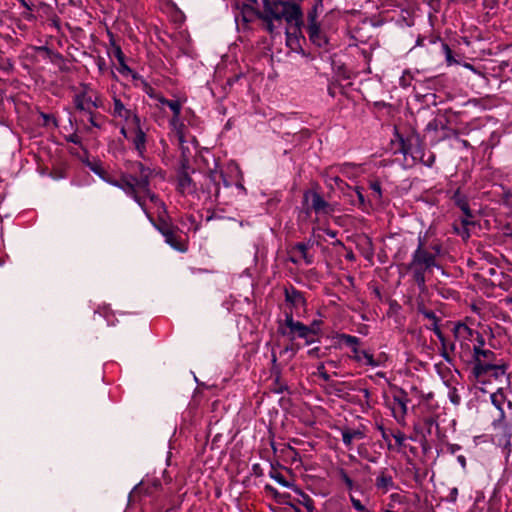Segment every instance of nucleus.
I'll list each match as a JSON object with an SVG mask.
<instances>
[{
    "mask_svg": "<svg viewBox=\"0 0 512 512\" xmlns=\"http://www.w3.org/2000/svg\"><path fill=\"white\" fill-rule=\"evenodd\" d=\"M132 170L133 173L123 175L120 180L112 179L108 174L103 181L118 187L128 197H131L141 207L147 218L153 222L150 208H155L158 213L165 209L164 203L150 189V178L153 171L141 162H135Z\"/></svg>",
    "mask_w": 512,
    "mask_h": 512,
    "instance_id": "nucleus-1",
    "label": "nucleus"
},
{
    "mask_svg": "<svg viewBox=\"0 0 512 512\" xmlns=\"http://www.w3.org/2000/svg\"><path fill=\"white\" fill-rule=\"evenodd\" d=\"M263 11L259 18L265 23V28L274 34L285 21L290 27L300 31L303 26V12L301 6L295 2L283 0H262Z\"/></svg>",
    "mask_w": 512,
    "mask_h": 512,
    "instance_id": "nucleus-2",
    "label": "nucleus"
},
{
    "mask_svg": "<svg viewBox=\"0 0 512 512\" xmlns=\"http://www.w3.org/2000/svg\"><path fill=\"white\" fill-rule=\"evenodd\" d=\"M433 267H437L435 255L425 249V241L419 236L418 246L411 255L407 270L412 273L415 283L421 290L425 288L426 272Z\"/></svg>",
    "mask_w": 512,
    "mask_h": 512,
    "instance_id": "nucleus-3",
    "label": "nucleus"
},
{
    "mask_svg": "<svg viewBox=\"0 0 512 512\" xmlns=\"http://www.w3.org/2000/svg\"><path fill=\"white\" fill-rule=\"evenodd\" d=\"M493 406L499 411V417L493 421L495 429L500 428L503 436L498 440L499 445L509 447L511 445V433L507 423L505 422V406L512 407V403L506 399L502 388H498L496 392L490 395Z\"/></svg>",
    "mask_w": 512,
    "mask_h": 512,
    "instance_id": "nucleus-4",
    "label": "nucleus"
},
{
    "mask_svg": "<svg viewBox=\"0 0 512 512\" xmlns=\"http://www.w3.org/2000/svg\"><path fill=\"white\" fill-rule=\"evenodd\" d=\"M112 104L108 110L109 114L124 122L123 125L129 126L130 123L140 122L138 114L129 107V97L126 94H117L115 92L111 95Z\"/></svg>",
    "mask_w": 512,
    "mask_h": 512,
    "instance_id": "nucleus-5",
    "label": "nucleus"
},
{
    "mask_svg": "<svg viewBox=\"0 0 512 512\" xmlns=\"http://www.w3.org/2000/svg\"><path fill=\"white\" fill-rule=\"evenodd\" d=\"M454 336L460 343L463 352L470 353L472 347L486 344L484 336L477 330L468 327L464 323H458L454 327Z\"/></svg>",
    "mask_w": 512,
    "mask_h": 512,
    "instance_id": "nucleus-6",
    "label": "nucleus"
},
{
    "mask_svg": "<svg viewBox=\"0 0 512 512\" xmlns=\"http://www.w3.org/2000/svg\"><path fill=\"white\" fill-rule=\"evenodd\" d=\"M120 134L133 145L137 155L144 159L147 150V135L141 125V121L138 123H130L129 126L122 125Z\"/></svg>",
    "mask_w": 512,
    "mask_h": 512,
    "instance_id": "nucleus-7",
    "label": "nucleus"
},
{
    "mask_svg": "<svg viewBox=\"0 0 512 512\" xmlns=\"http://www.w3.org/2000/svg\"><path fill=\"white\" fill-rule=\"evenodd\" d=\"M223 183L224 187H230L231 183L224 176L222 171L211 170L206 176L204 181V192L207 198L211 201H218L220 198V185Z\"/></svg>",
    "mask_w": 512,
    "mask_h": 512,
    "instance_id": "nucleus-8",
    "label": "nucleus"
},
{
    "mask_svg": "<svg viewBox=\"0 0 512 512\" xmlns=\"http://www.w3.org/2000/svg\"><path fill=\"white\" fill-rule=\"evenodd\" d=\"M76 109L91 113L92 108H100L102 103L88 84H82L81 90L74 96Z\"/></svg>",
    "mask_w": 512,
    "mask_h": 512,
    "instance_id": "nucleus-9",
    "label": "nucleus"
},
{
    "mask_svg": "<svg viewBox=\"0 0 512 512\" xmlns=\"http://www.w3.org/2000/svg\"><path fill=\"white\" fill-rule=\"evenodd\" d=\"M373 475L374 486L378 494L384 495L398 488L395 482V472L392 469L383 467L376 470Z\"/></svg>",
    "mask_w": 512,
    "mask_h": 512,
    "instance_id": "nucleus-10",
    "label": "nucleus"
},
{
    "mask_svg": "<svg viewBox=\"0 0 512 512\" xmlns=\"http://www.w3.org/2000/svg\"><path fill=\"white\" fill-rule=\"evenodd\" d=\"M506 374V365L503 360L490 365L479 366L478 371L473 373L475 380L478 383H486L491 379L499 380L502 379Z\"/></svg>",
    "mask_w": 512,
    "mask_h": 512,
    "instance_id": "nucleus-11",
    "label": "nucleus"
},
{
    "mask_svg": "<svg viewBox=\"0 0 512 512\" xmlns=\"http://www.w3.org/2000/svg\"><path fill=\"white\" fill-rule=\"evenodd\" d=\"M472 363L473 369L472 373L478 371L479 366H484L494 364L501 360L492 350L485 347V344L481 346L472 347Z\"/></svg>",
    "mask_w": 512,
    "mask_h": 512,
    "instance_id": "nucleus-12",
    "label": "nucleus"
},
{
    "mask_svg": "<svg viewBox=\"0 0 512 512\" xmlns=\"http://www.w3.org/2000/svg\"><path fill=\"white\" fill-rule=\"evenodd\" d=\"M285 325L289 329L288 335L291 339L301 338L304 339L307 345L315 342V339L311 337V330L308 326L293 319L292 313L286 314Z\"/></svg>",
    "mask_w": 512,
    "mask_h": 512,
    "instance_id": "nucleus-13",
    "label": "nucleus"
},
{
    "mask_svg": "<svg viewBox=\"0 0 512 512\" xmlns=\"http://www.w3.org/2000/svg\"><path fill=\"white\" fill-rule=\"evenodd\" d=\"M259 13L251 5L242 4L237 6L234 13V19L238 30H245L248 24L252 22L256 17L259 18Z\"/></svg>",
    "mask_w": 512,
    "mask_h": 512,
    "instance_id": "nucleus-14",
    "label": "nucleus"
},
{
    "mask_svg": "<svg viewBox=\"0 0 512 512\" xmlns=\"http://www.w3.org/2000/svg\"><path fill=\"white\" fill-rule=\"evenodd\" d=\"M400 152L405 156H410L413 160L422 158V147L418 135H410L406 138H400Z\"/></svg>",
    "mask_w": 512,
    "mask_h": 512,
    "instance_id": "nucleus-15",
    "label": "nucleus"
},
{
    "mask_svg": "<svg viewBox=\"0 0 512 512\" xmlns=\"http://www.w3.org/2000/svg\"><path fill=\"white\" fill-rule=\"evenodd\" d=\"M305 199L311 202V209L318 215H330L334 212L333 205L315 191L305 193Z\"/></svg>",
    "mask_w": 512,
    "mask_h": 512,
    "instance_id": "nucleus-16",
    "label": "nucleus"
},
{
    "mask_svg": "<svg viewBox=\"0 0 512 512\" xmlns=\"http://www.w3.org/2000/svg\"><path fill=\"white\" fill-rule=\"evenodd\" d=\"M165 242L174 250L179 252L187 251V244L182 239L181 235L171 227H162L159 229Z\"/></svg>",
    "mask_w": 512,
    "mask_h": 512,
    "instance_id": "nucleus-17",
    "label": "nucleus"
},
{
    "mask_svg": "<svg viewBox=\"0 0 512 512\" xmlns=\"http://www.w3.org/2000/svg\"><path fill=\"white\" fill-rule=\"evenodd\" d=\"M311 244L309 242H299L295 244L291 249L290 261L294 264H299L304 261L305 264L309 265L313 263V256L309 254Z\"/></svg>",
    "mask_w": 512,
    "mask_h": 512,
    "instance_id": "nucleus-18",
    "label": "nucleus"
},
{
    "mask_svg": "<svg viewBox=\"0 0 512 512\" xmlns=\"http://www.w3.org/2000/svg\"><path fill=\"white\" fill-rule=\"evenodd\" d=\"M352 355L350 358L359 365L370 366L372 368L379 367L381 363L374 358L373 354L367 350H361L359 346L351 349Z\"/></svg>",
    "mask_w": 512,
    "mask_h": 512,
    "instance_id": "nucleus-19",
    "label": "nucleus"
},
{
    "mask_svg": "<svg viewBox=\"0 0 512 512\" xmlns=\"http://www.w3.org/2000/svg\"><path fill=\"white\" fill-rule=\"evenodd\" d=\"M285 301L295 310L296 313H299L300 310H304L306 305V300L303 294L298 291L293 286L285 289Z\"/></svg>",
    "mask_w": 512,
    "mask_h": 512,
    "instance_id": "nucleus-20",
    "label": "nucleus"
},
{
    "mask_svg": "<svg viewBox=\"0 0 512 512\" xmlns=\"http://www.w3.org/2000/svg\"><path fill=\"white\" fill-rule=\"evenodd\" d=\"M393 401L397 407L392 408V414L397 422L401 423L404 421L405 415L407 414V405L409 402L407 394L401 390L399 394L393 396Z\"/></svg>",
    "mask_w": 512,
    "mask_h": 512,
    "instance_id": "nucleus-21",
    "label": "nucleus"
},
{
    "mask_svg": "<svg viewBox=\"0 0 512 512\" xmlns=\"http://www.w3.org/2000/svg\"><path fill=\"white\" fill-rule=\"evenodd\" d=\"M309 40L319 48H325L328 45V38L321 30L320 24L307 27Z\"/></svg>",
    "mask_w": 512,
    "mask_h": 512,
    "instance_id": "nucleus-22",
    "label": "nucleus"
},
{
    "mask_svg": "<svg viewBox=\"0 0 512 512\" xmlns=\"http://www.w3.org/2000/svg\"><path fill=\"white\" fill-rule=\"evenodd\" d=\"M338 166H332L326 169L322 176L324 178L325 184L330 189H343V185L345 184L344 181L337 175Z\"/></svg>",
    "mask_w": 512,
    "mask_h": 512,
    "instance_id": "nucleus-23",
    "label": "nucleus"
},
{
    "mask_svg": "<svg viewBox=\"0 0 512 512\" xmlns=\"http://www.w3.org/2000/svg\"><path fill=\"white\" fill-rule=\"evenodd\" d=\"M178 190L182 194H193L196 191V184L185 172L180 173L178 176Z\"/></svg>",
    "mask_w": 512,
    "mask_h": 512,
    "instance_id": "nucleus-24",
    "label": "nucleus"
},
{
    "mask_svg": "<svg viewBox=\"0 0 512 512\" xmlns=\"http://www.w3.org/2000/svg\"><path fill=\"white\" fill-rule=\"evenodd\" d=\"M343 444L351 449L354 440H361L365 437V434L359 429H344L341 431Z\"/></svg>",
    "mask_w": 512,
    "mask_h": 512,
    "instance_id": "nucleus-25",
    "label": "nucleus"
},
{
    "mask_svg": "<svg viewBox=\"0 0 512 512\" xmlns=\"http://www.w3.org/2000/svg\"><path fill=\"white\" fill-rule=\"evenodd\" d=\"M434 334L437 336V338L439 339L440 343H441V355L442 357L445 359V360H449V353L448 351H453L454 348H455V344L454 343H448L446 341V338L445 336L443 335L439 325H435V328H430Z\"/></svg>",
    "mask_w": 512,
    "mask_h": 512,
    "instance_id": "nucleus-26",
    "label": "nucleus"
},
{
    "mask_svg": "<svg viewBox=\"0 0 512 512\" xmlns=\"http://www.w3.org/2000/svg\"><path fill=\"white\" fill-rule=\"evenodd\" d=\"M333 339L337 346L345 345L349 347L350 350L355 346H359L361 342L360 338L345 333H337Z\"/></svg>",
    "mask_w": 512,
    "mask_h": 512,
    "instance_id": "nucleus-27",
    "label": "nucleus"
},
{
    "mask_svg": "<svg viewBox=\"0 0 512 512\" xmlns=\"http://www.w3.org/2000/svg\"><path fill=\"white\" fill-rule=\"evenodd\" d=\"M169 125L176 132L179 142H185V125L181 120V115H172L171 119L169 120Z\"/></svg>",
    "mask_w": 512,
    "mask_h": 512,
    "instance_id": "nucleus-28",
    "label": "nucleus"
},
{
    "mask_svg": "<svg viewBox=\"0 0 512 512\" xmlns=\"http://www.w3.org/2000/svg\"><path fill=\"white\" fill-rule=\"evenodd\" d=\"M452 200L454 201L455 205L461 209L464 215L470 216V207L467 197L461 193L459 189L454 192Z\"/></svg>",
    "mask_w": 512,
    "mask_h": 512,
    "instance_id": "nucleus-29",
    "label": "nucleus"
},
{
    "mask_svg": "<svg viewBox=\"0 0 512 512\" xmlns=\"http://www.w3.org/2000/svg\"><path fill=\"white\" fill-rule=\"evenodd\" d=\"M269 476L275 480L279 485L285 487V488H289V489H293L294 488V483L292 481H289L285 478V476L275 470V469H272L270 472H269Z\"/></svg>",
    "mask_w": 512,
    "mask_h": 512,
    "instance_id": "nucleus-30",
    "label": "nucleus"
},
{
    "mask_svg": "<svg viewBox=\"0 0 512 512\" xmlns=\"http://www.w3.org/2000/svg\"><path fill=\"white\" fill-rule=\"evenodd\" d=\"M322 7V0H318L317 3L309 10L307 14V21L308 25L307 27L312 26V24L317 25L319 24L317 21L318 15H319V8Z\"/></svg>",
    "mask_w": 512,
    "mask_h": 512,
    "instance_id": "nucleus-31",
    "label": "nucleus"
},
{
    "mask_svg": "<svg viewBox=\"0 0 512 512\" xmlns=\"http://www.w3.org/2000/svg\"><path fill=\"white\" fill-rule=\"evenodd\" d=\"M338 476L340 480L345 484V487L348 491H352L355 488V482L353 479L348 475L347 471L343 468L338 470Z\"/></svg>",
    "mask_w": 512,
    "mask_h": 512,
    "instance_id": "nucleus-32",
    "label": "nucleus"
},
{
    "mask_svg": "<svg viewBox=\"0 0 512 512\" xmlns=\"http://www.w3.org/2000/svg\"><path fill=\"white\" fill-rule=\"evenodd\" d=\"M88 167L91 171H93L96 175H98L102 180L104 177L108 175L107 171L104 169L102 164L99 161L89 162Z\"/></svg>",
    "mask_w": 512,
    "mask_h": 512,
    "instance_id": "nucleus-33",
    "label": "nucleus"
},
{
    "mask_svg": "<svg viewBox=\"0 0 512 512\" xmlns=\"http://www.w3.org/2000/svg\"><path fill=\"white\" fill-rule=\"evenodd\" d=\"M349 500L351 502L352 507L358 512H372L366 505H364L358 498L354 495H349Z\"/></svg>",
    "mask_w": 512,
    "mask_h": 512,
    "instance_id": "nucleus-34",
    "label": "nucleus"
},
{
    "mask_svg": "<svg viewBox=\"0 0 512 512\" xmlns=\"http://www.w3.org/2000/svg\"><path fill=\"white\" fill-rule=\"evenodd\" d=\"M110 44L112 47L113 56L117 59L118 62H123V59H125V55L121 47L115 42L113 38L110 39Z\"/></svg>",
    "mask_w": 512,
    "mask_h": 512,
    "instance_id": "nucleus-35",
    "label": "nucleus"
},
{
    "mask_svg": "<svg viewBox=\"0 0 512 512\" xmlns=\"http://www.w3.org/2000/svg\"><path fill=\"white\" fill-rule=\"evenodd\" d=\"M229 168L232 172L237 174L238 180L235 183L236 188L246 194V189L242 183V172L240 171L239 167L237 165H231Z\"/></svg>",
    "mask_w": 512,
    "mask_h": 512,
    "instance_id": "nucleus-36",
    "label": "nucleus"
},
{
    "mask_svg": "<svg viewBox=\"0 0 512 512\" xmlns=\"http://www.w3.org/2000/svg\"><path fill=\"white\" fill-rule=\"evenodd\" d=\"M390 435H391L392 438H394V440H395V442H396L398 447L404 446L406 437H405V434L402 431H400V430H397V431L390 430Z\"/></svg>",
    "mask_w": 512,
    "mask_h": 512,
    "instance_id": "nucleus-37",
    "label": "nucleus"
},
{
    "mask_svg": "<svg viewBox=\"0 0 512 512\" xmlns=\"http://www.w3.org/2000/svg\"><path fill=\"white\" fill-rule=\"evenodd\" d=\"M166 106L169 107L173 115H181L182 105L179 100H170L166 102Z\"/></svg>",
    "mask_w": 512,
    "mask_h": 512,
    "instance_id": "nucleus-38",
    "label": "nucleus"
},
{
    "mask_svg": "<svg viewBox=\"0 0 512 512\" xmlns=\"http://www.w3.org/2000/svg\"><path fill=\"white\" fill-rule=\"evenodd\" d=\"M419 312L427 319L432 321V327L435 328V325H438V318L436 314L432 310L427 309H419Z\"/></svg>",
    "mask_w": 512,
    "mask_h": 512,
    "instance_id": "nucleus-39",
    "label": "nucleus"
},
{
    "mask_svg": "<svg viewBox=\"0 0 512 512\" xmlns=\"http://www.w3.org/2000/svg\"><path fill=\"white\" fill-rule=\"evenodd\" d=\"M376 428L380 432L382 439L387 443L388 448H391L390 431L386 430L382 424H377Z\"/></svg>",
    "mask_w": 512,
    "mask_h": 512,
    "instance_id": "nucleus-40",
    "label": "nucleus"
},
{
    "mask_svg": "<svg viewBox=\"0 0 512 512\" xmlns=\"http://www.w3.org/2000/svg\"><path fill=\"white\" fill-rule=\"evenodd\" d=\"M370 189L372 190L374 198L376 200H380L382 198V189H381L380 182H378V181L371 182Z\"/></svg>",
    "mask_w": 512,
    "mask_h": 512,
    "instance_id": "nucleus-41",
    "label": "nucleus"
},
{
    "mask_svg": "<svg viewBox=\"0 0 512 512\" xmlns=\"http://www.w3.org/2000/svg\"><path fill=\"white\" fill-rule=\"evenodd\" d=\"M448 398L450 400V402L454 405H459L460 402H461V397L460 395L458 394V391L456 388H451L448 392Z\"/></svg>",
    "mask_w": 512,
    "mask_h": 512,
    "instance_id": "nucleus-42",
    "label": "nucleus"
},
{
    "mask_svg": "<svg viewBox=\"0 0 512 512\" xmlns=\"http://www.w3.org/2000/svg\"><path fill=\"white\" fill-rule=\"evenodd\" d=\"M418 161L422 162L425 166L431 167L435 162V155L433 153H429L427 157H425V153L422 150V158H418Z\"/></svg>",
    "mask_w": 512,
    "mask_h": 512,
    "instance_id": "nucleus-43",
    "label": "nucleus"
},
{
    "mask_svg": "<svg viewBox=\"0 0 512 512\" xmlns=\"http://www.w3.org/2000/svg\"><path fill=\"white\" fill-rule=\"evenodd\" d=\"M307 354L311 358H322L326 356V351H323L320 347H313L307 351Z\"/></svg>",
    "mask_w": 512,
    "mask_h": 512,
    "instance_id": "nucleus-44",
    "label": "nucleus"
},
{
    "mask_svg": "<svg viewBox=\"0 0 512 512\" xmlns=\"http://www.w3.org/2000/svg\"><path fill=\"white\" fill-rule=\"evenodd\" d=\"M13 69V63L8 58H3L0 55V70L10 72Z\"/></svg>",
    "mask_w": 512,
    "mask_h": 512,
    "instance_id": "nucleus-45",
    "label": "nucleus"
},
{
    "mask_svg": "<svg viewBox=\"0 0 512 512\" xmlns=\"http://www.w3.org/2000/svg\"><path fill=\"white\" fill-rule=\"evenodd\" d=\"M316 374L321 378L323 379L324 381L328 382L330 381V375L327 373V371L325 370V364L324 363H319L317 365V372Z\"/></svg>",
    "mask_w": 512,
    "mask_h": 512,
    "instance_id": "nucleus-46",
    "label": "nucleus"
},
{
    "mask_svg": "<svg viewBox=\"0 0 512 512\" xmlns=\"http://www.w3.org/2000/svg\"><path fill=\"white\" fill-rule=\"evenodd\" d=\"M119 63V72L122 74V75H133V70L126 64V61L125 59H123V62H118Z\"/></svg>",
    "mask_w": 512,
    "mask_h": 512,
    "instance_id": "nucleus-47",
    "label": "nucleus"
},
{
    "mask_svg": "<svg viewBox=\"0 0 512 512\" xmlns=\"http://www.w3.org/2000/svg\"><path fill=\"white\" fill-rule=\"evenodd\" d=\"M320 325L321 321L314 320L309 326L308 329L311 330V337L314 338V336L318 335L320 333Z\"/></svg>",
    "mask_w": 512,
    "mask_h": 512,
    "instance_id": "nucleus-48",
    "label": "nucleus"
},
{
    "mask_svg": "<svg viewBox=\"0 0 512 512\" xmlns=\"http://www.w3.org/2000/svg\"><path fill=\"white\" fill-rule=\"evenodd\" d=\"M423 424L426 428L427 434H431V428L433 425H437L436 420L432 417H427L424 419Z\"/></svg>",
    "mask_w": 512,
    "mask_h": 512,
    "instance_id": "nucleus-49",
    "label": "nucleus"
},
{
    "mask_svg": "<svg viewBox=\"0 0 512 512\" xmlns=\"http://www.w3.org/2000/svg\"><path fill=\"white\" fill-rule=\"evenodd\" d=\"M455 232L461 236L463 239H467L470 236L468 227L462 226L461 228L454 227Z\"/></svg>",
    "mask_w": 512,
    "mask_h": 512,
    "instance_id": "nucleus-50",
    "label": "nucleus"
},
{
    "mask_svg": "<svg viewBox=\"0 0 512 512\" xmlns=\"http://www.w3.org/2000/svg\"><path fill=\"white\" fill-rule=\"evenodd\" d=\"M473 215L470 211V216L464 215V217L461 219V225L465 227H469L470 225H474V221L472 220Z\"/></svg>",
    "mask_w": 512,
    "mask_h": 512,
    "instance_id": "nucleus-51",
    "label": "nucleus"
},
{
    "mask_svg": "<svg viewBox=\"0 0 512 512\" xmlns=\"http://www.w3.org/2000/svg\"><path fill=\"white\" fill-rule=\"evenodd\" d=\"M390 500L394 503L403 504L404 503V497L399 493H392L390 495Z\"/></svg>",
    "mask_w": 512,
    "mask_h": 512,
    "instance_id": "nucleus-52",
    "label": "nucleus"
},
{
    "mask_svg": "<svg viewBox=\"0 0 512 512\" xmlns=\"http://www.w3.org/2000/svg\"><path fill=\"white\" fill-rule=\"evenodd\" d=\"M457 497H458V489L456 487L450 489L449 494H448V501L454 503V502H456Z\"/></svg>",
    "mask_w": 512,
    "mask_h": 512,
    "instance_id": "nucleus-53",
    "label": "nucleus"
},
{
    "mask_svg": "<svg viewBox=\"0 0 512 512\" xmlns=\"http://www.w3.org/2000/svg\"><path fill=\"white\" fill-rule=\"evenodd\" d=\"M438 128V124H437V121L436 120H433V121H430L427 125H426V128L425 130L426 131H436Z\"/></svg>",
    "mask_w": 512,
    "mask_h": 512,
    "instance_id": "nucleus-54",
    "label": "nucleus"
},
{
    "mask_svg": "<svg viewBox=\"0 0 512 512\" xmlns=\"http://www.w3.org/2000/svg\"><path fill=\"white\" fill-rule=\"evenodd\" d=\"M444 49H445V52H446V60H447L448 64L454 63L455 61L452 58V54H451L450 48L447 45H445Z\"/></svg>",
    "mask_w": 512,
    "mask_h": 512,
    "instance_id": "nucleus-55",
    "label": "nucleus"
},
{
    "mask_svg": "<svg viewBox=\"0 0 512 512\" xmlns=\"http://www.w3.org/2000/svg\"><path fill=\"white\" fill-rule=\"evenodd\" d=\"M67 140L73 144H80V138L78 135L76 134H72L70 135Z\"/></svg>",
    "mask_w": 512,
    "mask_h": 512,
    "instance_id": "nucleus-56",
    "label": "nucleus"
},
{
    "mask_svg": "<svg viewBox=\"0 0 512 512\" xmlns=\"http://www.w3.org/2000/svg\"><path fill=\"white\" fill-rule=\"evenodd\" d=\"M356 194L360 204L363 205L365 203V198L359 187L356 188Z\"/></svg>",
    "mask_w": 512,
    "mask_h": 512,
    "instance_id": "nucleus-57",
    "label": "nucleus"
},
{
    "mask_svg": "<svg viewBox=\"0 0 512 512\" xmlns=\"http://www.w3.org/2000/svg\"><path fill=\"white\" fill-rule=\"evenodd\" d=\"M464 67L469 69L470 71H472L473 73H476V74H481L472 64H469V63H465L464 64Z\"/></svg>",
    "mask_w": 512,
    "mask_h": 512,
    "instance_id": "nucleus-58",
    "label": "nucleus"
},
{
    "mask_svg": "<svg viewBox=\"0 0 512 512\" xmlns=\"http://www.w3.org/2000/svg\"><path fill=\"white\" fill-rule=\"evenodd\" d=\"M90 114V118H89V122L90 124L93 126V127H96V128H99L100 125L95 121L94 119V116H93V113H89Z\"/></svg>",
    "mask_w": 512,
    "mask_h": 512,
    "instance_id": "nucleus-59",
    "label": "nucleus"
},
{
    "mask_svg": "<svg viewBox=\"0 0 512 512\" xmlns=\"http://www.w3.org/2000/svg\"><path fill=\"white\" fill-rule=\"evenodd\" d=\"M457 460H458V462L460 463V465H461L463 468H465V466H466V458H465V456H463V455H459V456L457 457Z\"/></svg>",
    "mask_w": 512,
    "mask_h": 512,
    "instance_id": "nucleus-60",
    "label": "nucleus"
},
{
    "mask_svg": "<svg viewBox=\"0 0 512 512\" xmlns=\"http://www.w3.org/2000/svg\"><path fill=\"white\" fill-rule=\"evenodd\" d=\"M325 233L327 236H329L330 238H335L337 236V232L334 231V230H331V229H326L325 230Z\"/></svg>",
    "mask_w": 512,
    "mask_h": 512,
    "instance_id": "nucleus-61",
    "label": "nucleus"
},
{
    "mask_svg": "<svg viewBox=\"0 0 512 512\" xmlns=\"http://www.w3.org/2000/svg\"><path fill=\"white\" fill-rule=\"evenodd\" d=\"M157 101L162 104V105H166V102H169L170 100L169 99H166L165 97L163 96H158L157 98Z\"/></svg>",
    "mask_w": 512,
    "mask_h": 512,
    "instance_id": "nucleus-62",
    "label": "nucleus"
},
{
    "mask_svg": "<svg viewBox=\"0 0 512 512\" xmlns=\"http://www.w3.org/2000/svg\"><path fill=\"white\" fill-rule=\"evenodd\" d=\"M431 248H432V250L435 252V253H433L435 256H436L437 254H440V253H441V246H440V245H433Z\"/></svg>",
    "mask_w": 512,
    "mask_h": 512,
    "instance_id": "nucleus-63",
    "label": "nucleus"
},
{
    "mask_svg": "<svg viewBox=\"0 0 512 512\" xmlns=\"http://www.w3.org/2000/svg\"><path fill=\"white\" fill-rule=\"evenodd\" d=\"M459 142L462 145V147L465 148V149L470 147V144H469V142L467 140L459 139Z\"/></svg>",
    "mask_w": 512,
    "mask_h": 512,
    "instance_id": "nucleus-64",
    "label": "nucleus"
}]
</instances>
